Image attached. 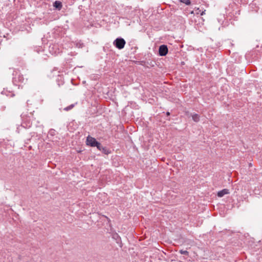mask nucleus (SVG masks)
I'll use <instances>...</instances> for the list:
<instances>
[{
	"label": "nucleus",
	"instance_id": "obj_12",
	"mask_svg": "<svg viewBox=\"0 0 262 262\" xmlns=\"http://www.w3.org/2000/svg\"><path fill=\"white\" fill-rule=\"evenodd\" d=\"M205 10L201 11L200 13V15H203L205 14Z\"/></svg>",
	"mask_w": 262,
	"mask_h": 262
},
{
	"label": "nucleus",
	"instance_id": "obj_8",
	"mask_svg": "<svg viewBox=\"0 0 262 262\" xmlns=\"http://www.w3.org/2000/svg\"><path fill=\"white\" fill-rule=\"evenodd\" d=\"M74 105H75L74 104H71L69 106L65 107L64 108V110L66 111H70V110H71V109H72L74 107Z\"/></svg>",
	"mask_w": 262,
	"mask_h": 262
},
{
	"label": "nucleus",
	"instance_id": "obj_10",
	"mask_svg": "<svg viewBox=\"0 0 262 262\" xmlns=\"http://www.w3.org/2000/svg\"><path fill=\"white\" fill-rule=\"evenodd\" d=\"M180 1L186 5H189L191 3L190 0H180Z\"/></svg>",
	"mask_w": 262,
	"mask_h": 262
},
{
	"label": "nucleus",
	"instance_id": "obj_5",
	"mask_svg": "<svg viewBox=\"0 0 262 262\" xmlns=\"http://www.w3.org/2000/svg\"><path fill=\"white\" fill-rule=\"evenodd\" d=\"M54 6L58 9H60L61 8L62 5L59 1H55L54 3Z\"/></svg>",
	"mask_w": 262,
	"mask_h": 262
},
{
	"label": "nucleus",
	"instance_id": "obj_1",
	"mask_svg": "<svg viewBox=\"0 0 262 262\" xmlns=\"http://www.w3.org/2000/svg\"><path fill=\"white\" fill-rule=\"evenodd\" d=\"M125 43L126 42L125 40L122 38H117L113 42L114 45L119 50L123 49Z\"/></svg>",
	"mask_w": 262,
	"mask_h": 262
},
{
	"label": "nucleus",
	"instance_id": "obj_9",
	"mask_svg": "<svg viewBox=\"0 0 262 262\" xmlns=\"http://www.w3.org/2000/svg\"><path fill=\"white\" fill-rule=\"evenodd\" d=\"M201 11L199 8L197 9L194 10V11H191V14H200Z\"/></svg>",
	"mask_w": 262,
	"mask_h": 262
},
{
	"label": "nucleus",
	"instance_id": "obj_13",
	"mask_svg": "<svg viewBox=\"0 0 262 262\" xmlns=\"http://www.w3.org/2000/svg\"><path fill=\"white\" fill-rule=\"evenodd\" d=\"M18 78H19V81H22V82H23V77L20 76V77H19Z\"/></svg>",
	"mask_w": 262,
	"mask_h": 262
},
{
	"label": "nucleus",
	"instance_id": "obj_7",
	"mask_svg": "<svg viewBox=\"0 0 262 262\" xmlns=\"http://www.w3.org/2000/svg\"><path fill=\"white\" fill-rule=\"evenodd\" d=\"M95 147H97V148L99 150H102L103 151H105V148L103 147H102L101 145V144L99 142V145L97 144V145L95 146Z\"/></svg>",
	"mask_w": 262,
	"mask_h": 262
},
{
	"label": "nucleus",
	"instance_id": "obj_2",
	"mask_svg": "<svg viewBox=\"0 0 262 262\" xmlns=\"http://www.w3.org/2000/svg\"><path fill=\"white\" fill-rule=\"evenodd\" d=\"M86 144L92 147H95L97 144L99 145V142L94 138L89 136L86 139Z\"/></svg>",
	"mask_w": 262,
	"mask_h": 262
},
{
	"label": "nucleus",
	"instance_id": "obj_4",
	"mask_svg": "<svg viewBox=\"0 0 262 262\" xmlns=\"http://www.w3.org/2000/svg\"><path fill=\"white\" fill-rule=\"evenodd\" d=\"M229 193V191L227 189H224L217 193V196L219 197H223L224 195Z\"/></svg>",
	"mask_w": 262,
	"mask_h": 262
},
{
	"label": "nucleus",
	"instance_id": "obj_6",
	"mask_svg": "<svg viewBox=\"0 0 262 262\" xmlns=\"http://www.w3.org/2000/svg\"><path fill=\"white\" fill-rule=\"evenodd\" d=\"M192 118L195 122H198L200 120V116L196 114L192 115Z\"/></svg>",
	"mask_w": 262,
	"mask_h": 262
},
{
	"label": "nucleus",
	"instance_id": "obj_11",
	"mask_svg": "<svg viewBox=\"0 0 262 262\" xmlns=\"http://www.w3.org/2000/svg\"><path fill=\"white\" fill-rule=\"evenodd\" d=\"M180 253L182 254H184V255H188V252L186 250H181L180 251Z\"/></svg>",
	"mask_w": 262,
	"mask_h": 262
},
{
	"label": "nucleus",
	"instance_id": "obj_3",
	"mask_svg": "<svg viewBox=\"0 0 262 262\" xmlns=\"http://www.w3.org/2000/svg\"><path fill=\"white\" fill-rule=\"evenodd\" d=\"M168 52V48L166 45H161L159 49V54L160 56H165Z\"/></svg>",
	"mask_w": 262,
	"mask_h": 262
}]
</instances>
